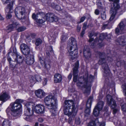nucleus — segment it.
<instances>
[{"label": "nucleus", "instance_id": "obj_45", "mask_svg": "<svg viewBox=\"0 0 126 126\" xmlns=\"http://www.w3.org/2000/svg\"><path fill=\"white\" fill-rule=\"evenodd\" d=\"M35 78L36 80L37 81L40 82L41 81L42 79L41 77L38 75H35Z\"/></svg>", "mask_w": 126, "mask_h": 126}, {"label": "nucleus", "instance_id": "obj_42", "mask_svg": "<svg viewBox=\"0 0 126 126\" xmlns=\"http://www.w3.org/2000/svg\"><path fill=\"white\" fill-rule=\"evenodd\" d=\"M14 28V26L12 24L9 25L6 27V30H9L10 31H11Z\"/></svg>", "mask_w": 126, "mask_h": 126}, {"label": "nucleus", "instance_id": "obj_30", "mask_svg": "<svg viewBox=\"0 0 126 126\" xmlns=\"http://www.w3.org/2000/svg\"><path fill=\"white\" fill-rule=\"evenodd\" d=\"M107 33H102L101 34L98 38V41L100 42H102V41L107 36Z\"/></svg>", "mask_w": 126, "mask_h": 126}, {"label": "nucleus", "instance_id": "obj_5", "mask_svg": "<svg viewBox=\"0 0 126 126\" xmlns=\"http://www.w3.org/2000/svg\"><path fill=\"white\" fill-rule=\"evenodd\" d=\"M16 58L15 59V61L17 63H20L22 62L23 60H26V63L29 65H31L34 63V59L33 56H25L26 57V59H22V57L21 56H15Z\"/></svg>", "mask_w": 126, "mask_h": 126}, {"label": "nucleus", "instance_id": "obj_13", "mask_svg": "<svg viewBox=\"0 0 126 126\" xmlns=\"http://www.w3.org/2000/svg\"><path fill=\"white\" fill-rule=\"evenodd\" d=\"M20 48L22 52L24 55H28L30 53L29 47L26 45L22 44L20 46Z\"/></svg>", "mask_w": 126, "mask_h": 126}, {"label": "nucleus", "instance_id": "obj_2", "mask_svg": "<svg viewBox=\"0 0 126 126\" xmlns=\"http://www.w3.org/2000/svg\"><path fill=\"white\" fill-rule=\"evenodd\" d=\"M44 102L47 107L49 110H52V112L55 111V108L57 105V101L54 96L49 95L46 96L44 99Z\"/></svg>", "mask_w": 126, "mask_h": 126}, {"label": "nucleus", "instance_id": "obj_16", "mask_svg": "<svg viewBox=\"0 0 126 126\" xmlns=\"http://www.w3.org/2000/svg\"><path fill=\"white\" fill-rule=\"evenodd\" d=\"M64 106L68 107L69 108H71L76 109L75 107V103L72 100H66L64 102Z\"/></svg>", "mask_w": 126, "mask_h": 126}, {"label": "nucleus", "instance_id": "obj_40", "mask_svg": "<svg viewBox=\"0 0 126 126\" xmlns=\"http://www.w3.org/2000/svg\"><path fill=\"white\" fill-rule=\"evenodd\" d=\"M46 21V19L45 18H41V19H38L36 21L42 24Z\"/></svg>", "mask_w": 126, "mask_h": 126}, {"label": "nucleus", "instance_id": "obj_52", "mask_svg": "<svg viewBox=\"0 0 126 126\" xmlns=\"http://www.w3.org/2000/svg\"><path fill=\"white\" fill-rule=\"evenodd\" d=\"M38 16V14L37 15H36L35 14L33 13L32 14V18L36 20L38 19L37 17Z\"/></svg>", "mask_w": 126, "mask_h": 126}, {"label": "nucleus", "instance_id": "obj_20", "mask_svg": "<svg viewBox=\"0 0 126 126\" xmlns=\"http://www.w3.org/2000/svg\"><path fill=\"white\" fill-rule=\"evenodd\" d=\"M11 113L12 118L14 119L18 118L20 116V112L19 110L11 111Z\"/></svg>", "mask_w": 126, "mask_h": 126}, {"label": "nucleus", "instance_id": "obj_47", "mask_svg": "<svg viewBox=\"0 0 126 126\" xmlns=\"http://www.w3.org/2000/svg\"><path fill=\"white\" fill-rule=\"evenodd\" d=\"M85 112L86 114V115L88 116L90 114V109L86 108L85 110Z\"/></svg>", "mask_w": 126, "mask_h": 126}, {"label": "nucleus", "instance_id": "obj_7", "mask_svg": "<svg viewBox=\"0 0 126 126\" xmlns=\"http://www.w3.org/2000/svg\"><path fill=\"white\" fill-rule=\"evenodd\" d=\"M39 60L41 63L45 68L50 67V60L46 56L39 57Z\"/></svg>", "mask_w": 126, "mask_h": 126}, {"label": "nucleus", "instance_id": "obj_17", "mask_svg": "<svg viewBox=\"0 0 126 126\" xmlns=\"http://www.w3.org/2000/svg\"><path fill=\"white\" fill-rule=\"evenodd\" d=\"M101 3H98L97 5L98 6V8L99 9H100V12L101 13V18L104 20L106 18V15L105 14V10L103 8L101 5Z\"/></svg>", "mask_w": 126, "mask_h": 126}, {"label": "nucleus", "instance_id": "obj_46", "mask_svg": "<svg viewBox=\"0 0 126 126\" xmlns=\"http://www.w3.org/2000/svg\"><path fill=\"white\" fill-rule=\"evenodd\" d=\"M38 16L39 17L41 16L42 17L41 18H45V16H46V15H45L44 13L43 12H39L38 14Z\"/></svg>", "mask_w": 126, "mask_h": 126}, {"label": "nucleus", "instance_id": "obj_21", "mask_svg": "<svg viewBox=\"0 0 126 126\" xmlns=\"http://www.w3.org/2000/svg\"><path fill=\"white\" fill-rule=\"evenodd\" d=\"M79 66V61H77L75 63V66L73 69V76H78V74L79 72L78 69Z\"/></svg>", "mask_w": 126, "mask_h": 126}, {"label": "nucleus", "instance_id": "obj_62", "mask_svg": "<svg viewBox=\"0 0 126 126\" xmlns=\"http://www.w3.org/2000/svg\"><path fill=\"white\" fill-rule=\"evenodd\" d=\"M73 80L74 82H76L77 81L78 76H73Z\"/></svg>", "mask_w": 126, "mask_h": 126}, {"label": "nucleus", "instance_id": "obj_24", "mask_svg": "<svg viewBox=\"0 0 126 126\" xmlns=\"http://www.w3.org/2000/svg\"><path fill=\"white\" fill-rule=\"evenodd\" d=\"M124 36H123L120 37L117 39V42L119 45L123 46H124L126 44V42Z\"/></svg>", "mask_w": 126, "mask_h": 126}, {"label": "nucleus", "instance_id": "obj_37", "mask_svg": "<svg viewBox=\"0 0 126 126\" xmlns=\"http://www.w3.org/2000/svg\"><path fill=\"white\" fill-rule=\"evenodd\" d=\"M98 40V37H96L94 40V42L91 43V44L90 45V47H91L92 48H94L96 46L95 43H97Z\"/></svg>", "mask_w": 126, "mask_h": 126}, {"label": "nucleus", "instance_id": "obj_6", "mask_svg": "<svg viewBox=\"0 0 126 126\" xmlns=\"http://www.w3.org/2000/svg\"><path fill=\"white\" fill-rule=\"evenodd\" d=\"M15 13L16 16L20 19H25V15L27 13L24 7L21 6L17 7L15 10Z\"/></svg>", "mask_w": 126, "mask_h": 126}, {"label": "nucleus", "instance_id": "obj_1", "mask_svg": "<svg viewBox=\"0 0 126 126\" xmlns=\"http://www.w3.org/2000/svg\"><path fill=\"white\" fill-rule=\"evenodd\" d=\"M94 78V77L91 75H90L88 77V73H86L83 76L81 77L79 79L77 83V85L80 86L83 84L84 87L86 89L85 93H89L91 86V83Z\"/></svg>", "mask_w": 126, "mask_h": 126}, {"label": "nucleus", "instance_id": "obj_8", "mask_svg": "<svg viewBox=\"0 0 126 126\" xmlns=\"http://www.w3.org/2000/svg\"><path fill=\"white\" fill-rule=\"evenodd\" d=\"M126 23V20L124 19L121 21L119 24L118 26L115 30V33L118 34L123 33Z\"/></svg>", "mask_w": 126, "mask_h": 126}, {"label": "nucleus", "instance_id": "obj_64", "mask_svg": "<svg viewBox=\"0 0 126 126\" xmlns=\"http://www.w3.org/2000/svg\"><path fill=\"white\" fill-rule=\"evenodd\" d=\"M94 13L96 15H99V11L97 9H96L95 10Z\"/></svg>", "mask_w": 126, "mask_h": 126}, {"label": "nucleus", "instance_id": "obj_43", "mask_svg": "<svg viewBox=\"0 0 126 126\" xmlns=\"http://www.w3.org/2000/svg\"><path fill=\"white\" fill-rule=\"evenodd\" d=\"M30 116H27L25 117H24V118L26 120L29 122H31L32 120V118Z\"/></svg>", "mask_w": 126, "mask_h": 126}, {"label": "nucleus", "instance_id": "obj_39", "mask_svg": "<svg viewBox=\"0 0 126 126\" xmlns=\"http://www.w3.org/2000/svg\"><path fill=\"white\" fill-rule=\"evenodd\" d=\"M26 29L25 27L21 26L19 27L17 29V31L19 32H21L25 31Z\"/></svg>", "mask_w": 126, "mask_h": 126}, {"label": "nucleus", "instance_id": "obj_49", "mask_svg": "<svg viewBox=\"0 0 126 126\" xmlns=\"http://www.w3.org/2000/svg\"><path fill=\"white\" fill-rule=\"evenodd\" d=\"M89 26V25H87V24L86 22H85L83 23L82 29L85 30L86 28L88 27Z\"/></svg>", "mask_w": 126, "mask_h": 126}, {"label": "nucleus", "instance_id": "obj_36", "mask_svg": "<svg viewBox=\"0 0 126 126\" xmlns=\"http://www.w3.org/2000/svg\"><path fill=\"white\" fill-rule=\"evenodd\" d=\"M49 49V51H46V54L47 55H53L54 54V53L52 49V47H50Z\"/></svg>", "mask_w": 126, "mask_h": 126}, {"label": "nucleus", "instance_id": "obj_56", "mask_svg": "<svg viewBox=\"0 0 126 126\" xmlns=\"http://www.w3.org/2000/svg\"><path fill=\"white\" fill-rule=\"evenodd\" d=\"M88 126H95V124L94 122H90Z\"/></svg>", "mask_w": 126, "mask_h": 126}, {"label": "nucleus", "instance_id": "obj_29", "mask_svg": "<svg viewBox=\"0 0 126 126\" xmlns=\"http://www.w3.org/2000/svg\"><path fill=\"white\" fill-rule=\"evenodd\" d=\"M25 114L26 116H31L33 113V111L31 110L29 108H27L26 110L24 111Z\"/></svg>", "mask_w": 126, "mask_h": 126}, {"label": "nucleus", "instance_id": "obj_38", "mask_svg": "<svg viewBox=\"0 0 126 126\" xmlns=\"http://www.w3.org/2000/svg\"><path fill=\"white\" fill-rule=\"evenodd\" d=\"M42 43V40L40 38H38L36 39L35 44L37 46H38L41 44Z\"/></svg>", "mask_w": 126, "mask_h": 126}, {"label": "nucleus", "instance_id": "obj_18", "mask_svg": "<svg viewBox=\"0 0 126 126\" xmlns=\"http://www.w3.org/2000/svg\"><path fill=\"white\" fill-rule=\"evenodd\" d=\"M35 95L37 97L41 98L45 95V93L42 90L39 89L35 91Z\"/></svg>", "mask_w": 126, "mask_h": 126}, {"label": "nucleus", "instance_id": "obj_11", "mask_svg": "<svg viewBox=\"0 0 126 126\" xmlns=\"http://www.w3.org/2000/svg\"><path fill=\"white\" fill-rule=\"evenodd\" d=\"M107 103L110 106L111 109H114L116 106V104L115 100L112 98L111 96L108 94L107 96Z\"/></svg>", "mask_w": 126, "mask_h": 126}, {"label": "nucleus", "instance_id": "obj_23", "mask_svg": "<svg viewBox=\"0 0 126 126\" xmlns=\"http://www.w3.org/2000/svg\"><path fill=\"white\" fill-rule=\"evenodd\" d=\"M12 54H13V55H19L20 54L18 52H17L15 47L11 48L9 50L7 55H9L10 54L11 55Z\"/></svg>", "mask_w": 126, "mask_h": 126}, {"label": "nucleus", "instance_id": "obj_50", "mask_svg": "<svg viewBox=\"0 0 126 126\" xmlns=\"http://www.w3.org/2000/svg\"><path fill=\"white\" fill-rule=\"evenodd\" d=\"M121 108L122 111L126 112V104H124L122 105Z\"/></svg>", "mask_w": 126, "mask_h": 126}, {"label": "nucleus", "instance_id": "obj_14", "mask_svg": "<svg viewBox=\"0 0 126 126\" xmlns=\"http://www.w3.org/2000/svg\"><path fill=\"white\" fill-rule=\"evenodd\" d=\"M34 110L35 112L37 113L43 114L45 111V107L42 105H37L35 106Z\"/></svg>", "mask_w": 126, "mask_h": 126}, {"label": "nucleus", "instance_id": "obj_44", "mask_svg": "<svg viewBox=\"0 0 126 126\" xmlns=\"http://www.w3.org/2000/svg\"><path fill=\"white\" fill-rule=\"evenodd\" d=\"M23 100L21 99H16L14 102L18 104L21 105V103H23Z\"/></svg>", "mask_w": 126, "mask_h": 126}, {"label": "nucleus", "instance_id": "obj_35", "mask_svg": "<svg viewBox=\"0 0 126 126\" xmlns=\"http://www.w3.org/2000/svg\"><path fill=\"white\" fill-rule=\"evenodd\" d=\"M83 54L84 55V54H85L87 53V55H91V54L90 53V49L88 48H87V46H85L84 47V48L83 49Z\"/></svg>", "mask_w": 126, "mask_h": 126}, {"label": "nucleus", "instance_id": "obj_55", "mask_svg": "<svg viewBox=\"0 0 126 126\" xmlns=\"http://www.w3.org/2000/svg\"><path fill=\"white\" fill-rule=\"evenodd\" d=\"M86 18L85 16H83L80 19V21L78 22V23H80L81 22H83Z\"/></svg>", "mask_w": 126, "mask_h": 126}, {"label": "nucleus", "instance_id": "obj_25", "mask_svg": "<svg viewBox=\"0 0 126 126\" xmlns=\"http://www.w3.org/2000/svg\"><path fill=\"white\" fill-rule=\"evenodd\" d=\"M110 1H112L113 2V7L112 8H113V9H118L120 8V6L119 4V0H109Z\"/></svg>", "mask_w": 126, "mask_h": 126}, {"label": "nucleus", "instance_id": "obj_59", "mask_svg": "<svg viewBox=\"0 0 126 126\" xmlns=\"http://www.w3.org/2000/svg\"><path fill=\"white\" fill-rule=\"evenodd\" d=\"M12 24L14 26V27L15 26H17L20 25V24L18 22L15 21L13 22Z\"/></svg>", "mask_w": 126, "mask_h": 126}, {"label": "nucleus", "instance_id": "obj_63", "mask_svg": "<svg viewBox=\"0 0 126 126\" xmlns=\"http://www.w3.org/2000/svg\"><path fill=\"white\" fill-rule=\"evenodd\" d=\"M47 79H45L43 82V84L44 86L47 84Z\"/></svg>", "mask_w": 126, "mask_h": 126}, {"label": "nucleus", "instance_id": "obj_57", "mask_svg": "<svg viewBox=\"0 0 126 126\" xmlns=\"http://www.w3.org/2000/svg\"><path fill=\"white\" fill-rule=\"evenodd\" d=\"M12 16L10 13H8L6 15V17L7 19H10L11 17Z\"/></svg>", "mask_w": 126, "mask_h": 126}, {"label": "nucleus", "instance_id": "obj_22", "mask_svg": "<svg viewBox=\"0 0 126 126\" xmlns=\"http://www.w3.org/2000/svg\"><path fill=\"white\" fill-rule=\"evenodd\" d=\"M118 9H113V8H111L110 10V13L111 15L109 20L110 21H112L114 18L115 15L117 12V11Z\"/></svg>", "mask_w": 126, "mask_h": 126}, {"label": "nucleus", "instance_id": "obj_3", "mask_svg": "<svg viewBox=\"0 0 126 126\" xmlns=\"http://www.w3.org/2000/svg\"><path fill=\"white\" fill-rule=\"evenodd\" d=\"M68 46L70 47V51L69 52L70 55H77L78 53L77 49V44L75 39L73 37L70 38L68 43Z\"/></svg>", "mask_w": 126, "mask_h": 126}, {"label": "nucleus", "instance_id": "obj_10", "mask_svg": "<svg viewBox=\"0 0 126 126\" xmlns=\"http://www.w3.org/2000/svg\"><path fill=\"white\" fill-rule=\"evenodd\" d=\"M63 111L64 114L68 116L72 115H76V114L75 109L69 108L66 106H64Z\"/></svg>", "mask_w": 126, "mask_h": 126}, {"label": "nucleus", "instance_id": "obj_27", "mask_svg": "<svg viewBox=\"0 0 126 126\" xmlns=\"http://www.w3.org/2000/svg\"><path fill=\"white\" fill-rule=\"evenodd\" d=\"M104 104V102L102 101H99L97 103V105L95 107L99 109V110H101Z\"/></svg>", "mask_w": 126, "mask_h": 126}, {"label": "nucleus", "instance_id": "obj_15", "mask_svg": "<svg viewBox=\"0 0 126 126\" xmlns=\"http://www.w3.org/2000/svg\"><path fill=\"white\" fill-rule=\"evenodd\" d=\"M11 111L19 110L22 108L21 105H19L15 102L11 103L10 105Z\"/></svg>", "mask_w": 126, "mask_h": 126}, {"label": "nucleus", "instance_id": "obj_41", "mask_svg": "<svg viewBox=\"0 0 126 126\" xmlns=\"http://www.w3.org/2000/svg\"><path fill=\"white\" fill-rule=\"evenodd\" d=\"M75 116V115H71V116H68L69 117L68 120V123L69 124H72V121L74 119Z\"/></svg>", "mask_w": 126, "mask_h": 126}, {"label": "nucleus", "instance_id": "obj_53", "mask_svg": "<svg viewBox=\"0 0 126 126\" xmlns=\"http://www.w3.org/2000/svg\"><path fill=\"white\" fill-rule=\"evenodd\" d=\"M98 40H97V42L98 43L97 44V46L99 48H101L103 46V45L101 43L102 42H100Z\"/></svg>", "mask_w": 126, "mask_h": 126}, {"label": "nucleus", "instance_id": "obj_31", "mask_svg": "<svg viewBox=\"0 0 126 126\" xmlns=\"http://www.w3.org/2000/svg\"><path fill=\"white\" fill-rule=\"evenodd\" d=\"M106 54H105L104 52H101L97 50H95L94 52V54L95 55H104L110 54V50H108Z\"/></svg>", "mask_w": 126, "mask_h": 126}, {"label": "nucleus", "instance_id": "obj_19", "mask_svg": "<svg viewBox=\"0 0 126 126\" xmlns=\"http://www.w3.org/2000/svg\"><path fill=\"white\" fill-rule=\"evenodd\" d=\"M10 98L8 94L6 93H4L0 96V100L4 102L7 101Z\"/></svg>", "mask_w": 126, "mask_h": 126}, {"label": "nucleus", "instance_id": "obj_33", "mask_svg": "<svg viewBox=\"0 0 126 126\" xmlns=\"http://www.w3.org/2000/svg\"><path fill=\"white\" fill-rule=\"evenodd\" d=\"M101 110H99V109L95 107L93 110V114L95 116L97 117L99 114L100 111Z\"/></svg>", "mask_w": 126, "mask_h": 126}, {"label": "nucleus", "instance_id": "obj_60", "mask_svg": "<svg viewBox=\"0 0 126 126\" xmlns=\"http://www.w3.org/2000/svg\"><path fill=\"white\" fill-rule=\"evenodd\" d=\"M51 39H50L49 41H50V42H55V39L56 38L55 37H51Z\"/></svg>", "mask_w": 126, "mask_h": 126}, {"label": "nucleus", "instance_id": "obj_58", "mask_svg": "<svg viewBox=\"0 0 126 126\" xmlns=\"http://www.w3.org/2000/svg\"><path fill=\"white\" fill-rule=\"evenodd\" d=\"M10 64V67L11 68L12 70H13L15 67V65H13L11 62H9Z\"/></svg>", "mask_w": 126, "mask_h": 126}, {"label": "nucleus", "instance_id": "obj_51", "mask_svg": "<svg viewBox=\"0 0 126 126\" xmlns=\"http://www.w3.org/2000/svg\"><path fill=\"white\" fill-rule=\"evenodd\" d=\"M81 122L80 119L78 117H77L76 118L75 120V123L77 124H79Z\"/></svg>", "mask_w": 126, "mask_h": 126}, {"label": "nucleus", "instance_id": "obj_34", "mask_svg": "<svg viewBox=\"0 0 126 126\" xmlns=\"http://www.w3.org/2000/svg\"><path fill=\"white\" fill-rule=\"evenodd\" d=\"M124 64H126L124 61L121 59L117 60L116 63V65L118 66H120Z\"/></svg>", "mask_w": 126, "mask_h": 126}, {"label": "nucleus", "instance_id": "obj_9", "mask_svg": "<svg viewBox=\"0 0 126 126\" xmlns=\"http://www.w3.org/2000/svg\"><path fill=\"white\" fill-rule=\"evenodd\" d=\"M3 4L9 3L5 11L8 14L11 13L12 12V7L15 0H2Z\"/></svg>", "mask_w": 126, "mask_h": 126}, {"label": "nucleus", "instance_id": "obj_26", "mask_svg": "<svg viewBox=\"0 0 126 126\" xmlns=\"http://www.w3.org/2000/svg\"><path fill=\"white\" fill-rule=\"evenodd\" d=\"M62 78L60 74L56 73L54 75V81L55 83H58L61 82Z\"/></svg>", "mask_w": 126, "mask_h": 126}, {"label": "nucleus", "instance_id": "obj_4", "mask_svg": "<svg viewBox=\"0 0 126 126\" xmlns=\"http://www.w3.org/2000/svg\"><path fill=\"white\" fill-rule=\"evenodd\" d=\"M100 59L99 60L98 63L100 64H102L104 70L103 75L105 78H109L111 76L110 69L108 65L105 63V59L102 57H100Z\"/></svg>", "mask_w": 126, "mask_h": 126}, {"label": "nucleus", "instance_id": "obj_12", "mask_svg": "<svg viewBox=\"0 0 126 126\" xmlns=\"http://www.w3.org/2000/svg\"><path fill=\"white\" fill-rule=\"evenodd\" d=\"M45 16L46 20L50 22L57 21L58 20V17L52 13H48L46 14Z\"/></svg>", "mask_w": 126, "mask_h": 126}, {"label": "nucleus", "instance_id": "obj_32", "mask_svg": "<svg viewBox=\"0 0 126 126\" xmlns=\"http://www.w3.org/2000/svg\"><path fill=\"white\" fill-rule=\"evenodd\" d=\"M11 122L9 120L5 119L4 120L2 123V126H11Z\"/></svg>", "mask_w": 126, "mask_h": 126}, {"label": "nucleus", "instance_id": "obj_54", "mask_svg": "<svg viewBox=\"0 0 126 126\" xmlns=\"http://www.w3.org/2000/svg\"><path fill=\"white\" fill-rule=\"evenodd\" d=\"M122 87L124 89V92L125 95L126 96V84H125L123 85H122Z\"/></svg>", "mask_w": 126, "mask_h": 126}, {"label": "nucleus", "instance_id": "obj_48", "mask_svg": "<svg viewBox=\"0 0 126 126\" xmlns=\"http://www.w3.org/2000/svg\"><path fill=\"white\" fill-rule=\"evenodd\" d=\"M67 37L66 35L63 34L61 38V42H64L67 39Z\"/></svg>", "mask_w": 126, "mask_h": 126}, {"label": "nucleus", "instance_id": "obj_61", "mask_svg": "<svg viewBox=\"0 0 126 126\" xmlns=\"http://www.w3.org/2000/svg\"><path fill=\"white\" fill-rule=\"evenodd\" d=\"M85 30L82 29V30L80 33V36L82 37L83 36L84 34L85 33Z\"/></svg>", "mask_w": 126, "mask_h": 126}, {"label": "nucleus", "instance_id": "obj_28", "mask_svg": "<svg viewBox=\"0 0 126 126\" xmlns=\"http://www.w3.org/2000/svg\"><path fill=\"white\" fill-rule=\"evenodd\" d=\"M93 100V97L92 96H90L88 99L86 104V108L90 109L92 102Z\"/></svg>", "mask_w": 126, "mask_h": 126}]
</instances>
